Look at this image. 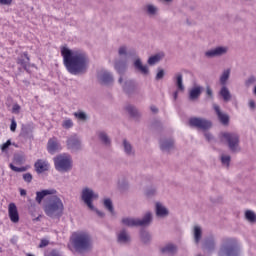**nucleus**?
<instances>
[{
	"label": "nucleus",
	"mask_w": 256,
	"mask_h": 256,
	"mask_svg": "<svg viewBox=\"0 0 256 256\" xmlns=\"http://www.w3.org/2000/svg\"><path fill=\"white\" fill-rule=\"evenodd\" d=\"M64 67L70 75H85L89 71V56L83 50L61 48Z\"/></svg>",
	"instance_id": "f257e3e1"
},
{
	"label": "nucleus",
	"mask_w": 256,
	"mask_h": 256,
	"mask_svg": "<svg viewBox=\"0 0 256 256\" xmlns=\"http://www.w3.org/2000/svg\"><path fill=\"white\" fill-rule=\"evenodd\" d=\"M72 253H91L93 251V237L87 231H76L73 232L70 237V245H68Z\"/></svg>",
	"instance_id": "f03ea898"
},
{
	"label": "nucleus",
	"mask_w": 256,
	"mask_h": 256,
	"mask_svg": "<svg viewBox=\"0 0 256 256\" xmlns=\"http://www.w3.org/2000/svg\"><path fill=\"white\" fill-rule=\"evenodd\" d=\"M48 201V204L44 208L46 215L48 217H61L64 209L61 198L53 194L49 197Z\"/></svg>",
	"instance_id": "7ed1b4c3"
},
{
	"label": "nucleus",
	"mask_w": 256,
	"mask_h": 256,
	"mask_svg": "<svg viewBox=\"0 0 256 256\" xmlns=\"http://www.w3.org/2000/svg\"><path fill=\"white\" fill-rule=\"evenodd\" d=\"M121 223L125 225V227H149L153 223V213L146 212L141 219L124 217Z\"/></svg>",
	"instance_id": "20e7f679"
},
{
	"label": "nucleus",
	"mask_w": 256,
	"mask_h": 256,
	"mask_svg": "<svg viewBox=\"0 0 256 256\" xmlns=\"http://www.w3.org/2000/svg\"><path fill=\"white\" fill-rule=\"evenodd\" d=\"M240 248L239 243L235 238H226L218 252V256H239Z\"/></svg>",
	"instance_id": "39448f33"
},
{
	"label": "nucleus",
	"mask_w": 256,
	"mask_h": 256,
	"mask_svg": "<svg viewBox=\"0 0 256 256\" xmlns=\"http://www.w3.org/2000/svg\"><path fill=\"white\" fill-rule=\"evenodd\" d=\"M220 139L227 143L228 149L231 153H239V151H241V146H239V134L233 132H221Z\"/></svg>",
	"instance_id": "423d86ee"
},
{
	"label": "nucleus",
	"mask_w": 256,
	"mask_h": 256,
	"mask_svg": "<svg viewBox=\"0 0 256 256\" xmlns=\"http://www.w3.org/2000/svg\"><path fill=\"white\" fill-rule=\"evenodd\" d=\"M81 199L85 203V205L90 209V211H95V206L93 205V201H97L99 199V194L95 193L93 189L86 187L83 188L81 193Z\"/></svg>",
	"instance_id": "0eeeda50"
},
{
	"label": "nucleus",
	"mask_w": 256,
	"mask_h": 256,
	"mask_svg": "<svg viewBox=\"0 0 256 256\" xmlns=\"http://www.w3.org/2000/svg\"><path fill=\"white\" fill-rule=\"evenodd\" d=\"M71 163L72 161L70 156L59 155L54 158V165H55L56 171H63V172L71 171V167H72Z\"/></svg>",
	"instance_id": "6e6552de"
},
{
	"label": "nucleus",
	"mask_w": 256,
	"mask_h": 256,
	"mask_svg": "<svg viewBox=\"0 0 256 256\" xmlns=\"http://www.w3.org/2000/svg\"><path fill=\"white\" fill-rule=\"evenodd\" d=\"M190 127H195V129H200L201 131H209L213 127V122L205 118L192 117L189 119Z\"/></svg>",
	"instance_id": "1a4fd4ad"
},
{
	"label": "nucleus",
	"mask_w": 256,
	"mask_h": 256,
	"mask_svg": "<svg viewBox=\"0 0 256 256\" xmlns=\"http://www.w3.org/2000/svg\"><path fill=\"white\" fill-rule=\"evenodd\" d=\"M114 69L118 73V75H120V77L118 79L119 85L123 84V79H124L125 73H127V69H128L126 60H116L114 62Z\"/></svg>",
	"instance_id": "9d476101"
},
{
	"label": "nucleus",
	"mask_w": 256,
	"mask_h": 256,
	"mask_svg": "<svg viewBox=\"0 0 256 256\" xmlns=\"http://www.w3.org/2000/svg\"><path fill=\"white\" fill-rule=\"evenodd\" d=\"M229 51L228 47L225 46H218L214 49H210L205 52V57L207 59H213L215 57H223V55H227V52Z\"/></svg>",
	"instance_id": "9b49d317"
},
{
	"label": "nucleus",
	"mask_w": 256,
	"mask_h": 256,
	"mask_svg": "<svg viewBox=\"0 0 256 256\" xmlns=\"http://www.w3.org/2000/svg\"><path fill=\"white\" fill-rule=\"evenodd\" d=\"M66 145L70 151H81V139L76 134L68 137Z\"/></svg>",
	"instance_id": "f8f14e48"
},
{
	"label": "nucleus",
	"mask_w": 256,
	"mask_h": 256,
	"mask_svg": "<svg viewBox=\"0 0 256 256\" xmlns=\"http://www.w3.org/2000/svg\"><path fill=\"white\" fill-rule=\"evenodd\" d=\"M124 110L126 111V113H128L129 117H131V119H133L134 121H141V112H139V109H137L135 105L127 104L124 107Z\"/></svg>",
	"instance_id": "ddd939ff"
},
{
	"label": "nucleus",
	"mask_w": 256,
	"mask_h": 256,
	"mask_svg": "<svg viewBox=\"0 0 256 256\" xmlns=\"http://www.w3.org/2000/svg\"><path fill=\"white\" fill-rule=\"evenodd\" d=\"M47 151L50 155H55L58 151H61V143L57 137L50 138L47 143Z\"/></svg>",
	"instance_id": "4468645a"
},
{
	"label": "nucleus",
	"mask_w": 256,
	"mask_h": 256,
	"mask_svg": "<svg viewBox=\"0 0 256 256\" xmlns=\"http://www.w3.org/2000/svg\"><path fill=\"white\" fill-rule=\"evenodd\" d=\"M120 85L122 86L124 93H126L127 95H131V93H135V89L137 87V84H135L134 80L127 79L125 77L122 80V84Z\"/></svg>",
	"instance_id": "2eb2a0df"
},
{
	"label": "nucleus",
	"mask_w": 256,
	"mask_h": 256,
	"mask_svg": "<svg viewBox=\"0 0 256 256\" xmlns=\"http://www.w3.org/2000/svg\"><path fill=\"white\" fill-rule=\"evenodd\" d=\"M213 109L222 125H229V114L221 111V107L217 104H213Z\"/></svg>",
	"instance_id": "dca6fc26"
},
{
	"label": "nucleus",
	"mask_w": 256,
	"mask_h": 256,
	"mask_svg": "<svg viewBox=\"0 0 256 256\" xmlns=\"http://www.w3.org/2000/svg\"><path fill=\"white\" fill-rule=\"evenodd\" d=\"M98 81H100L103 85H109L115 81L113 78V74L108 71L102 70L97 75Z\"/></svg>",
	"instance_id": "f3484780"
},
{
	"label": "nucleus",
	"mask_w": 256,
	"mask_h": 256,
	"mask_svg": "<svg viewBox=\"0 0 256 256\" xmlns=\"http://www.w3.org/2000/svg\"><path fill=\"white\" fill-rule=\"evenodd\" d=\"M117 242L120 245H129L131 243V235L127 229L123 228L117 233Z\"/></svg>",
	"instance_id": "a211bd4d"
},
{
	"label": "nucleus",
	"mask_w": 256,
	"mask_h": 256,
	"mask_svg": "<svg viewBox=\"0 0 256 256\" xmlns=\"http://www.w3.org/2000/svg\"><path fill=\"white\" fill-rule=\"evenodd\" d=\"M160 149L164 153H171L175 149V141L171 138L160 140Z\"/></svg>",
	"instance_id": "6ab92c4d"
},
{
	"label": "nucleus",
	"mask_w": 256,
	"mask_h": 256,
	"mask_svg": "<svg viewBox=\"0 0 256 256\" xmlns=\"http://www.w3.org/2000/svg\"><path fill=\"white\" fill-rule=\"evenodd\" d=\"M47 195H52V196L57 195V190L46 189V190L36 192V198H35L36 203L41 205V203L43 202V199H45V197H47Z\"/></svg>",
	"instance_id": "aec40b11"
},
{
	"label": "nucleus",
	"mask_w": 256,
	"mask_h": 256,
	"mask_svg": "<svg viewBox=\"0 0 256 256\" xmlns=\"http://www.w3.org/2000/svg\"><path fill=\"white\" fill-rule=\"evenodd\" d=\"M35 171L38 175L41 173H45V171H49V162L47 160L38 159L34 164Z\"/></svg>",
	"instance_id": "412c9836"
},
{
	"label": "nucleus",
	"mask_w": 256,
	"mask_h": 256,
	"mask_svg": "<svg viewBox=\"0 0 256 256\" xmlns=\"http://www.w3.org/2000/svg\"><path fill=\"white\" fill-rule=\"evenodd\" d=\"M30 61L31 59L29 58V54H27V52L20 54V56L17 58V64L23 67L27 73H29Z\"/></svg>",
	"instance_id": "4be33fe9"
},
{
	"label": "nucleus",
	"mask_w": 256,
	"mask_h": 256,
	"mask_svg": "<svg viewBox=\"0 0 256 256\" xmlns=\"http://www.w3.org/2000/svg\"><path fill=\"white\" fill-rule=\"evenodd\" d=\"M8 215L12 223H19V211L17 210V205H15V203L9 204Z\"/></svg>",
	"instance_id": "5701e85b"
},
{
	"label": "nucleus",
	"mask_w": 256,
	"mask_h": 256,
	"mask_svg": "<svg viewBox=\"0 0 256 256\" xmlns=\"http://www.w3.org/2000/svg\"><path fill=\"white\" fill-rule=\"evenodd\" d=\"M35 126L33 124H23L21 128V136L26 139H33V131Z\"/></svg>",
	"instance_id": "b1692460"
},
{
	"label": "nucleus",
	"mask_w": 256,
	"mask_h": 256,
	"mask_svg": "<svg viewBox=\"0 0 256 256\" xmlns=\"http://www.w3.org/2000/svg\"><path fill=\"white\" fill-rule=\"evenodd\" d=\"M134 69L139 71L142 75H149V66L143 65L141 58H136L133 62Z\"/></svg>",
	"instance_id": "393cba45"
},
{
	"label": "nucleus",
	"mask_w": 256,
	"mask_h": 256,
	"mask_svg": "<svg viewBox=\"0 0 256 256\" xmlns=\"http://www.w3.org/2000/svg\"><path fill=\"white\" fill-rule=\"evenodd\" d=\"M122 147L125 155L128 157H135V147H133V144L129 142L127 139L122 140Z\"/></svg>",
	"instance_id": "a878e982"
},
{
	"label": "nucleus",
	"mask_w": 256,
	"mask_h": 256,
	"mask_svg": "<svg viewBox=\"0 0 256 256\" xmlns=\"http://www.w3.org/2000/svg\"><path fill=\"white\" fill-rule=\"evenodd\" d=\"M201 93H203V87L201 86L193 87L189 92V100L197 101V99L201 97Z\"/></svg>",
	"instance_id": "bb28decb"
},
{
	"label": "nucleus",
	"mask_w": 256,
	"mask_h": 256,
	"mask_svg": "<svg viewBox=\"0 0 256 256\" xmlns=\"http://www.w3.org/2000/svg\"><path fill=\"white\" fill-rule=\"evenodd\" d=\"M97 136L102 145H105V147H111V138H109V135H107L105 131H98Z\"/></svg>",
	"instance_id": "cd10ccee"
},
{
	"label": "nucleus",
	"mask_w": 256,
	"mask_h": 256,
	"mask_svg": "<svg viewBox=\"0 0 256 256\" xmlns=\"http://www.w3.org/2000/svg\"><path fill=\"white\" fill-rule=\"evenodd\" d=\"M161 253L164 255H175L177 253V246L175 244H166L164 247L161 248Z\"/></svg>",
	"instance_id": "c85d7f7f"
},
{
	"label": "nucleus",
	"mask_w": 256,
	"mask_h": 256,
	"mask_svg": "<svg viewBox=\"0 0 256 256\" xmlns=\"http://www.w3.org/2000/svg\"><path fill=\"white\" fill-rule=\"evenodd\" d=\"M139 235H140V241H142L144 245H149V243H151L152 237L149 231L142 228L139 232Z\"/></svg>",
	"instance_id": "c756f323"
},
{
	"label": "nucleus",
	"mask_w": 256,
	"mask_h": 256,
	"mask_svg": "<svg viewBox=\"0 0 256 256\" xmlns=\"http://www.w3.org/2000/svg\"><path fill=\"white\" fill-rule=\"evenodd\" d=\"M164 57H165V53L163 52L157 53L149 57L147 63L150 66L157 65V63H159V61H161Z\"/></svg>",
	"instance_id": "7c9ffc66"
},
{
	"label": "nucleus",
	"mask_w": 256,
	"mask_h": 256,
	"mask_svg": "<svg viewBox=\"0 0 256 256\" xmlns=\"http://www.w3.org/2000/svg\"><path fill=\"white\" fill-rule=\"evenodd\" d=\"M156 215L157 217H167V215H169V210H167L161 203L157 202Z\"/></svg>",
	"instance_id": "2f4dec72"
},
{
	"label": "nucleus",
	"mask_w": 256,
	"mask_h": 256,
	"mask_svg": "<svg viewBox=\"0 0 256 256\" xmlns=\"http://www.w3.org/2000/svg\"><path fill=\"white\" fill-rule=\"evenodd\" d=\"M175 85L178 91H185V85H183V74L177 73L175 75Z\"/></svg>",
	"instance_id": "473e14b6"
},
{
	"label": "nucleus",
	"mask_w": 256,
	"mask_h": 256,
	"mask_svg": "<svg viewBox=\"0 0 256 256\" xmlns=\"http://www.w3.org/2000/svg\"><path fill=\"white\" fill-rule=\"evenodd\" d=\"M220 97L223 98V100L227 103L229 101H231V92L229 91V88H227V86H223L220 89L219 92Z\"/></svg>",
	"instance_id": "72a5a7b5"
},
{
	"label": "nucleus",
	"mask_w": 256,
	"mask_h": 256,
	"mask_svg": "<svg viewBox=\"0 0 256 256\" xmlns=\"http://www.w3.org/2000/svg\"><path fill=\"white\" fill-rule=\"evenodd\" d=\"M144 11H146L149 17H155L159 9L155 5L147 4L146 6H144Z\"/></svg>",
	"instance_id": "f704fd0d"
},
{
	"label": "nucleus",
	"mask_w": 256,
	"mask_h": 256,
	"mask_svg": "<svg viewBox=\"0 0 256 256\" xmlns=\"http://www.w3.org/2000/svg\"><path fill=\"white\" fill-rule=\"evenodd\" d=\"M229 77H231V69L228 68L224 70L222 75L220 76V84L226 86L227 81H229Z\"/></svg>",
	"instance_id": "c9c22d12"
},
{
	"label": "nucleus",
	"mask_w": 256,
	"mask_h": 256,
	"mask_svg": "<svg viewBox=\"0 0 256 256\" xmlns=\"http://www.w3.org/2000/svg\"><path fill=\"white\" fill-rule=\"evenodd\" d=\"M204 249H207V251H215V239H206L204 242Z\"/></svg>",
	"instance_id": "e433bc0d"
},
{
	"label": "nucleus",
	"mask_w": 256,
	"mask_h": 256,
	"mask_svg": "<svg viewBox=\"0 0 256 256\" xmlns=\"http://www.w3.org/2000/svg\"><path fill=\"white\" fill-rule=\"evenodd\" d=\"M245 219L249 221V223H256V214L252 210L245 211Z\"/></svg>",
	"instance_id": "4c0bfd02"
},
{
	"label": "nucleus",
	"mask_w": 256,
	"mask_h": 256,
	"mask_svg": "<svg viewBox=\"0 0 256 256\" xmlns=\"http://www.w3.org/2000/svg\"><path fill=\"white\" fill-rule=\"evenodd\" d=\"M202 235H203V231L201 230V227L195 226L194 227V241H195V243H199V241H201Z\"/></svg>",
	"instance_id": "58836bf2"
},
{
	"label": "nucleus",
	"mask_w": 256,
	"mask_h": 256,
	"mask_svg": "<svg viewBox=\"0 0 256 256\" xmlns=\"http://www.w3.org/2000/svg\"><path fill=\"white\" fill-rule=\"evenodd\" d=\"M13 163H15V165H23L25 163V155L14 154Z\"/></svg>",
	"instance_id": "ea45409f"
},
{
	"label": "nucleus",
	"mask_w": 256,
	"mask_h": 256,
	"mask_svg": "<svg viewBox=\"0 0 256 256\" xmlns=\"http://www.w3.org/2000/svg\"><path fill=\"white\" fill-rule=\"evenodd\" d=\"M104 207L112 214L115 213V208L113 207V201H111V199L107 198L104 200Z\"/></svg>",
	"instance_id": "a19ab883"
},
{
	"label": "nucleus",
	"mask_w": 256,
	"mask_h": 256,
	"mask_svg": "<svg viewBox=\"0 0 256 256\" xmlns=\"http://www.w3.org/2000/svg\"><path fill=\"white\" fill-rule=\"evenodd\" d=\"M73 115L76 119H79V121H87V119H89V117L87 116V113L83 111L74 112Z\"/></svg>",
	"instance_id": "79ce46f5"
},
{
	"label": "nucleus",
	"mask_w": 256,
	"mask_h": 256,
	"mask_svg": "<svg viewBox=\"0 0 256 256\" xmlns=\"http://www.w3.org/2000/svg\"><path fill=\"white\" fill-rule=\"evenodd\" d=\"M145 195L146 197H155V195H157V188H155V186L147 188Z\"/></svg>",
	"instance_id": "37998d69"
},
{
	"label": "nucleus",
	"mask_w": 256,
	"mask_h": 256,
	"mask_svg": "<svg viewBox=\"0 0 256 256\" xmlns=\"http://www.w3.org/2000/svg\"><path fill=\"white\" fill-rule=\"evenodd\" d=\"M221 163L225 167H229V165L231 164V156H229V155H222L221 156Z\"/></svg>",
	"instance_id": "c03bdc74"
},
{
	"label": "nucleus",
	"mask_w": 256,
	"mask_h": 256,
	"mask_svg": "<svg viewBox=\"0 0 256 256\" xmlns=\"http://www.w3.org/2000/svg\"><path fill=\"white\" fill-rule=\"evenodd\" d=\"M9 167L12 171H14L15 173H23L25 171H27L26 167H17L15 165H13L12 163L9 164Z\"/></svg>",
	"instance_id": "a18cd8bd"
},
{
	"label": "nucleus",
	"mask_w": 256,
	"mask_h": 256,
	"mask_svg": "<svg viewBox=\"0 0 256 256\" xmlns=\"http://www.w3.org/2000/svg\"><path fill=\"white\" fill-rule=\"evenodd\" d=\"M62 127L64 129H71V127H73V120H71L69 118L64 120L63 123H62Z\"/></svg>",
	"instance_id": "49530a36"
},
{
	"label": "nucleus",
	"mask_w": 256,
	"mask_h": 256,
	"mask_svg": "<svg viewBox=\"0 0 256 256\" xmlns=\"http://www.w3.org/2000/svg\"><path fill=\"white\" fill-rule=\"evenodd\" d=\"M163 77H165V70L158 68V72L156 74V81H161V79H163Z\"/></svg>",
	"instance_id": "de8ad7c7"
},
{
	"label": "nucleus",
	"mask_w": 256,
	"mask_h": 256,
	"mask_svg": "<svg viewBox=\"0 0 256 256\" xmlns=\"http://www.w3.org/2000/svg\"><path fill=\"white\" fill-rule=\"evenodd\" d=\"M256 82V77L255 76H250L246 81H245V85L247 87H251V85H254V83Z\"/></svg>",
	"instance_id": "09e8293b"
},
{
	"label": "nucleus",
	"mask_w": 256,
	"mask_h": 256,
	"mask_svg": "<svg viewBox=\"0 0 256 256\" xmlns=\"http://www.w3.org/2000/svg\"><path fill=\"white\" fill-rule=\"evenodd\" d=\"M118 55H119L120 57L127 56V46H121V47L118 49Z\"/></svg>",
	"instance_id": "8fccbe9b"
},
{
	"label": "nucleus",
	"mask_w": 256,
	"mask_h": 256,
	"mask_svg": "<svg viewBox=\"0 0 256 256\" xmlns=\"http://www.w3.org/2000/svg\"><path fill=\"white\" fill-rule=\"evenodd\" d=\"M23 180L25 183H31L33 181V175L31 173H25L23 174Z\"/></svg>",
	"instance_id": "3c124183"
},
{
	"label": "nucleus",
	"mask_w": 256,
	"mask_h": 256,
	"mask_svg": "<svg viewBox=\"0 0 256 256\" xmlns=\"http://www.w3.org/2000/svg\"><path fill=\"white\" fill-rule=\"evenodd\" d=\"M21 111V106L19 104H14L12 107V113H14L15 115H19Z\"/></svg>",
	"instance_id": "603ef678"
},
{
	"label": "nucleus",
	"mask_w": 256,
	"mask_h": 256,
	"mask_svg": "<svg viewBox=\"0 0 256 256\" xmlns=\"http://www.w3.org/2000/svg\"><path fill=\"white\" fill-rule=\"evenodd\" d=\"M204 137H205L206 141H208L209 143H211V141H213V139H214L213 134H211L210 132H205Z\"/></svg>",
	"instance_id": "864d4df0"
},
{
	"label": "nucleus",
	"mask_w": 256,
	"mask_h": 256,
	"mask_svg": "<svg viewBox=\"0 0 256 256\" xmlns=\"http://www.w3.org/2000/svg\"><path fill=\"white\" fill-rule=\"evenodd\" d=\"M8 147H11V140H7L4 144H2L1 150L7 151Z\"/></svg>",
	"instance_id": "5fc2aeb1"
},
{
	"label": "nucleus",
	"mask_w": 256,
	"mask_h": 256,
	"mask_svg": "<svg viewBox=\"0 0 256 256\" xmlns=\"http://www.w3.org/2000/svg\"><path fill=\"white\" fill-rule=\"evenodd\" d=\"M206 95L209 99H213V90L211 89V86L206 87Z\"/></svg>",
	"instance_id": "6e6d98bb"
},
{
	"label": "nucleus",
	"mask_w": 256,
	"mask_h": 256,
	"mask_svg": "<svg viewBox=\"0 0 256 256\" xmlns=\"http://www.w3.org/2000/svg\"><path fill=\"white\" fill-rule=\"evenodd\" d=\"M10 130L14 133V131H17V122L14 120V118L11 120Z\"/></svg>",
	"instance_id": "4d7b16f0"
},
{
	"label": "nucleus",
	"mask_w": 256,
	"mask_h": 256,
	"mask_svg": "<svg viewBox=\"0 0 256 256\" xmlns=\"http://www.w3.org/2000/svg\"><path fill=\"white\" fill-rule=\"evenodd\" d=\"M249 107H250L251 111H255V109H256L255 100H249Z\"/></svg>",
	"instance_id": "13d9d810"
},
{
	"label": "nucleus",
	"mask_w": 256,
	"mask_h": 256,
	"mask_svg": "<svg viewBox=\"0 0 256 256\" xmlns=\"http://www.w3.org/2000/svg\"><path fill=\"white\" fill-rule=\"evenodd\" d=\"M47 245H49L48 240H41L39 247H40V249H43V247H47Z\"/></svg>",
	"instance_id": "bf43d9fd"
},
{
	"label": "nucleus",
	"mask_w": 256,
	"mask_h": 256,
	"mask_svg": "<svg viewBox=\"0 0 256 256\" xmlns=\"http://www.w3.org/2000/svg\"><path fill=\"white\" fill-rule=\"evenodd\" d=\"M13 0H0V5H11Z\"/></svg>",
	"instance_id": "052dcab7"
},
{
	"label": "nucleus",
	"mask_w": 256,
	"mask_h": 256,
	"mask_svg": "<svg viewBox=\"0 0 256 256\" xmlns=\"http://www.w3.org/2000/svg\"><path fill=\"white\" fill-rule=\"evenodd\" d=\"M150 110L152 111V113H159V108H157V106L155 105L150 106Z\"/></svg>",
	"instance_id": "680f3d73"
},
{
	"label": "nucleus",
	"mask_w": 256,
	"mask_h": 256,
	"mask_svg": "<svg viewBox=\"0 0 256 256\" xmlns=\"http://www.w3.org/2000/svg\"><path fill=\"white\" fill-rule=\"evenodd\" d=\"M120 188H121L123 191H125V190L129 189V184H128V183H124V184L120 185Z\"/></svg>",
	"instance_id": "e2e57ef3"
},
{
	"label": "nucleus",
	"mask_w": 256,
	"mask_h": 256,
	"mask_svg": "<svg viewBox=\"0 0 256 256\" xmlns=\"http://www.w3.org/2000/svg\"><path fill=\"white\" fill-rule=\"evenodd\" d=\"M179 91H180V90L177 89V90L173 93L174 101H177V98L179 97Z\"/></svg>",
	"instance_id": "0e129e2a"
},
{
	"label": "nucleus",
	"mask_w": 256,
	"mask_h": 256,
	"mask_svg": "<svg viewBox=\"0 0 256 256\" xmlns=\"http://www.w3.org/2000/svg\"><path fill=\"white\" fill-rule=\"evenodd\" d=\"M20 195H21V197H25V195H27V190L20 189Z\"/></svg>",
	"instance_id": "69168bd1"
},
{
	"label": "nucleus",
	"mask_w": 256,
	"mask_h": 256,
	"mask_svg": "<svg viewBox=\"0 0 256 256\" xmlns=\"http://www.w3.org/2000/svg\"><path fill=\"white\" fill-rule=\"evenodd\" d=\"M96 213L99 217H105V213L99 211V210H96Z\"/></svg>",
	"instance_id": "338daca9"
},
{
	"label": "nucleus",
	"mask_w": 256,
	"mask_h": 256,
	"mask_svg": "<svg viewBox=\"0 0 256 256\" xmlns=\"http://www.w3.org/2000/svg\"><path fill=\"white\" fill-rule=\"evenodd\" d=\"M253 93L256 96V86L254 87Z\"/></svg>",
	"instance_id": "774afa93"
}]
</instances>
